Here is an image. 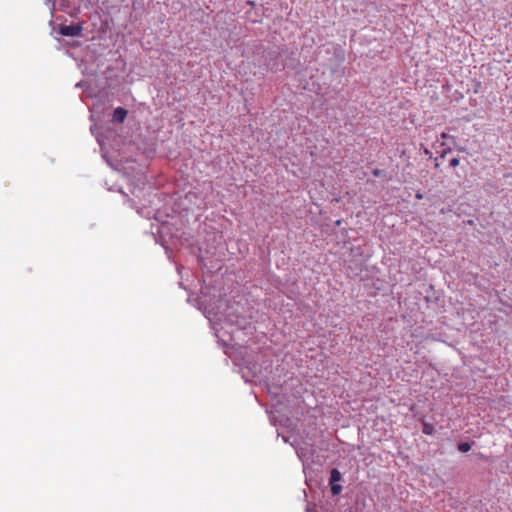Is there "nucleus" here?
Listing matches in <instances>:
<instances>
[{"instance_id":"nucleus-14","label":"nucleus","mask_w":512,"mask_h":512,"mask_svg":"<svg viewBox=\"0 0 512 512\" xmlns=\"http://www.w3.org/2000/svg\"><path fill=\"white\" fill-rule=\"evenodd\" d=\"M449 136L446 133H442V138H448Z\"/></svg>"},{"instance_id":"nucleus-11","label":"nucleus","mask_w":512,"mask_h":512,"mask_svg":"<svg viewBox=\"0 0 512 512\" xmlns=\"http://www.w3.org/2000/svg\"><path fill=\"white\" fill-rule=\"evenodd\" d=\"M459 162H460V161H459V159L455 157V158H452V159L450 160L449 165H450L451 167H456V166H458V165H459Z\"/></svg>"},{"instance_id":"nucleus-9","label":"nucleus","mask_w":512,"mask_h":512,"mask_svg":"<svg viewBox=\"0 0 512 512\" xmlns=\"http://www.w3.org/2000/svg\"><path fill=\"white\" fill-rule=\"evenodd\" d=\"M236 324L240 327V328H243L245 329L247 324H248V321L245 317H241L239 319L236 320Z\"/></svg>"},{"instance_id":"nucleus-6","label":"nucleus","mask_w":512,"mask_h":512,"mask_svg":"<svg viewBox=\"0 0 512 512\" xmlns=\"http://www.w3.org/2000/svg\"><path fill=\"white\" fill-rule=\"evenodd\" d=\"M422 432L426 435H433L435 433V428L431 423L422 421Z\"/></svg>"},{"instance_id":"nucleus-10","label":"nucleus","mask_w":512,"mask_h":512,"mask_svg":"<svg viewBox=\"0 0 512 512\" xmlns=\"http://www.w3.org/2000/svg\"><path fill=\"white\" fill-rule=\"evenodd\" d=\"M283 67H284L283 63H280V64L275 63V64L271 65V70L277 71V70H281Z\"/></svg>"},{"instance_id":"nucleus-8","label":"nucleus","mask_w":512,"mask_h":512,"mask_svg":"<svg viewBox=\"0 0 512 512\" xmlns=\"http://www.w3.org/2000/svg\"><path fill=\"white\" fill-rule=\"evenodd\" d=\"M372 175L374 177H377V178H380V177H385L386 176V172L385 170H382V169H373L372 170Z\"/></svg>"},{"instance_id":"nucleus-12","label":"nucleus","mask_w":512,"mask_h":512,"mask_svg":"<svg viewBox=\"0 0 512 512\" xmlns=\"http://www.w3.org/2000/svg\"><path fill=\"white\" fill-rule=\"evenodd\" d=\"M274 54H277V55H278V54H280V53H279L278 51L268 52V56H272V55H274Z\"/></svg>"},{"instance_id":"nucleus-16","label":"nucleus","mask_w":512,"mask_h":512,"mask_svg":"<svg viewBox=\"0 0 512 512\" xmlns=\"http://www.w3.org/2000/svg\"><path fill=\"white\" fill-rule=\"evenodd\" d=\"M446 153H447V151L445 150V151L443 152V154H441V157H444Z\"/></svg>"},{"instance_id":"nucleus-13","label":"nucleus","mask_w":512,"mask_h":512,"mask_svg":"<svg viewBox=\"0 0 512 512\" xmlns=\"http://www.w3.org/2000/svg\"><path fill=\"white\" fill-rule=\"evenodd\" d=\"M118 191H119L120 193L124 194V191H123L122 187H119V188H118Z\"/></svg>"},{"instance_id":"nucleus-3","label":"nucleus","mask_w":512,"mask_h":512,"mask_svg":"<svg viewBox=\"0 0 512 512\" xmlns=\"http://www.w3.org/2000/svg\"><path fill=\"white\" fill-rule=\"evenodd\" d=\"M134 144L145 158H151L155 154V142L152 139H144Z\"/></svg>"},{"instance_id":"nucleus-5","label":"nucleus","mask_w":512,"mask_h":512,"mask_svg":"<svg viewBox=\"0 0 512 512\" xmlns=\"http://www.w3.org/2000/svg\"><path fill=\"white\" fill-rule=\"evenodd\" d=\"M128 111L122 107H118L113 111L112 122L114 124L123 123L126 119Z\"/></svg>"},{"instance_id":"nucleus-7","label":"nucleus","mask_w":512,"mask_h":512,"mask_svg":"<svg viewBox=\"0 0 512 512\" xmlns=\"http://www.w3.org/2000/svg\"><path fill=\"white\" fill-rule=\"evenodd\" d=\"M471 443L469 442H460L457 446L460 452L466 453L471 449Z\"/></svg>"},{"instance_id":"nucleus-1","label":"nucleus","mask_w":512,"mask_h":512,"mask_svg":"<svg viewBox=\"0 0 512 512\" xmlns=\"http://www.w3.org/2000/svg\"><path fill=\"white\" fill-rule=\"evenodd\" d=\"M126 150L127 145L124 141L121 146L115 141L111 144V151L109 154L110 166L124 178L126 177Z\"/></svg>"},{"instance_id":"nucleus-4","label":"nucleus","mask_w":512,"mask_h":512,"mask_svg":"<svg viewBox=\"0 0 512 512\" xmlns=\"http://www.w3.org/2000/svg\"><path fill=\"white\" fill-rule=\"evenodd\" d=\"M82 28L79 25H63L60 27V33L63 36L75 37L81 34Z\"/></svg>"},{"instance_id":"nucleus-2","label":"nucleus","mask_w":512,"mask_h":512,"mask_svg":"<svg viewBox=\"0 0 512 512\" xmlns=\"http://www.w3.org/2000/svg\"><path fill=\"white\" fill-rule=\"evenodd\" d=\"M342 480V474L341 472L336 469V468H333L331 469L330 471V478H329V484H330V487H331V493L332 495L336 496V495H339L341 492H342V486L340 484H338V482H340Z\"/></svg>"},{"instance_id":"nucleus-15","label":"nucleus","mask_w":512,"mask_h":512,"mask_svg":"<svg viewBox=\"0 0 512 512\" xmlns=\"http://www.w3.org/2000/svg\"><path fill=\"white\" fill-rule=\"evenodd\" d=\"M416 197H417L418 199H421V198H422V195L418 193V194L416 195Z\"/></svg>"}]
</instances>
